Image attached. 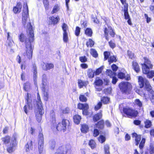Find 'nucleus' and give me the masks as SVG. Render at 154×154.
<instances>
[{"instance_id": "nucleus-1", "label": "nucleus", "mask_w": 154, "mask_h": 154, "mask_svg": "<svg viewBox=\"0 0 154 154\" xmlns=\"http://www.w3.org/2000/svg\"><path fill=\"white\" fill-rule=\"evenodd\" d=\"M27 27L28 29L27 32L28 39H26L23 33H21L19 36V39L21 42L25 41L26 50V53H24L23 55L25 57L26 56L28 59H30L32 57L33 48L31 45V42L34 40V36L32 27L30 23L27 24Z\"/></svg>"}, {"instance_id": "nucleus-2", "label": "nucleus", "mask_w": 154, "mask_h": 154, "mask_svg": "<svg viewBox=\"0 0 154 154\" xmlns=\"http://www.w3.org/2000/svg\"><path fill=\"white\" fill-rule=\"evenodd\" d=\"M138 83L140 88L144 87L148 92V94L152 103L154 104V91L151 89V87L147 80L141 76L138 78Z\"/></svg>"}, {"instance_id": "nucleus-3", "label": "nucleus", "mask_w": 154, "mask_h": 154, "mask_svg": "<svg viewBox=\"0 0 154 154\" xmlns=\"http://www.w3.org/2000/svg\"><path fill=\"white\" fill-rule=\"evenodd\" d=\"M144 63L142 64L143 72L146 75L147 78H152L154 76V71H150V69H152L153 65L147 58L144 57Z\"/></svg>"}, {"instance_id": "nucleus-4", "label": "nucleus", "mask_w": 154, "mask_h": 154, "mask_svg": "<svg viewBox=\"0 0 154 154\" xmlns=\"http://www.w3.org/2000/svg\"><path fill=\"white\" fill-rule=\"evenodd\" d=\"M17 135L16 134L13 135L11 142V137L9 136H6L2 138V140L4 144L7 145V151L9 153L13 152V147L15 145L16 141Z\"/></svg>"}, {"instance_id": "nucleus-5", "label": "nucleus", "mask_w": 154, "mask_h": 154, "mask_svg": "<svg viewBox=\"0 0 154 154\" xmlns=\"http://www.w3.org/2000/svg\"><path fill=\"white\" fill-rule=\"evenodd\" d=\"M36 105L38 111L35 114V117L37 121L40 122L42 119V116L44 113L43 105L39 93H37V100L36 101Z\"/></svg>"}, {"instance_id": "nucleus-6", "label": "nucleus", "mask_w": 154, "mask_h": 154, "mask_svg": "<svg viewBox=\"0 0 154 154\" xmlns=\"http://www.w3.org/2000/svg\"><path fill=\"white\" fill-rule=\"evenodd\" d=\"M123 112L126 114L129 118L135 117L137 116L138 112L131 108L126 106L123 107L122 109Z\"/></svg>"}, {"instance_id": "nucleus-7", "label": "nucleus", "mask_w": 154, "mask_h": 154, "mask_svg": "<svg viewBox=\"0 0 154 154\" xmlns=\"http://www.w3.org/2000/svg\"><path fill=\"white\" fill-rule=\"evenodd\" d=\"M26 104L24 107V111L26 114H27L29 110L32 108V101L31 98V94L27 93L25 97Z\"/></svg>"}, {"instance_id": "nucleus-8", "label": "nucleus", "mask_w": 154, "mask_h": 154, "mask_svg": "<svg viewBox=\"0 0 154 154\" xmlns=\"http://www.w3.org/2000/svg\"><path fill=\"white\" fill-rule=\"evenodd\" d=\"M69 124V121L67 119H63L61 123H59L56 126V128L58 131H63L65 132Z\"/></svg>"}, {"instance_id": "nucleus-9", "label": "nucleus", "mask_w": 154, "mask_h": 154, "mask_svg": "<svg viewBox=\"0 0 154 154\" xmlns=\"http://www.w3.org/2000/svg\"><path fill=\"white\" fill-rule=\"evenodd\" d=\"M44 137L43 133L40 132L38 136V148L39 154H42L43 151Z\"/></svg>"}, {"instance_id": "nucleus-10", "label": "nucleus", "mask_w": 154, "mask_h": 154, "mask_svg": "<svg viewBox=\"0 0 154 154\" xmlns=\"http://www.w3.org/2000/svg\"><path fill=\"white\" fill-rule=\"evenodd\" d=\"M22 13V22L23 23L24 26L26 23L28 16V9L27 4L26 3H24L23 6V9Z\"/></svg>"}, {"instance_id": "nucleus-11", "label": "nucleus", "mask_w": 154, "mask_h": 154, "mask_svg": "<svg viewBox=\"0 0 154 154\" xmlns=\"http://www.w3.org/2000/svg\"><path fill=\"white\" fill-rule=\"evenodd\" d=\"M104 32L105 38L107 41H108L109 40L108 37V33L112 37H114L115 36V32L113 31L111 26H108L107 25V27L105 26L104 30Z\"/></svg>"}, {"instance_id": "nucleus-12", "label": "nucleus", "mask_w": 154, "mask_h": 154, "mask_svg": "<svg viewBox=\"0 0 154 154\" xmlns=\"http://www.w3.org/2000/svg\"><path fill=\"white\" fill-rule=\"evenodd\" d=\"M129 83L128 82H122L119 85V87L122 92L126 93L128 88Z\"/></svg>"}, {"instance_id": "nucleus-13", "label": "nucleus", "mask_w": 154, "mask_h": 154, "mask_svg": "<svg viewBox=\"0 0 154 154\" xmlns=\"http://www.w3.org/2000/svg\"><path fill=\"white\" fill-rule=\"evenodd\" d=\"M69 150L68 149H67L66 147L63 146L60 147L57 150V152L54 154H61L66 153Z\"/></svg>"}, {"instance_id": "nucleus-14", "label": "nucleus", "mask_w": 154, "mask_h": 154, "mask_svg": "<svg viewBox=\"0 0 154 154\" xmlns=\"http://www.w3.org/2000/svg\"><path fill=\"white\" fill-rule=\"evenodd\" d=\"M41 64L43 69L45 71L50 70L54 67V65L52 63H49L43 62Z\"/></svg>"}, {"instance_id": "nucleus-15", "label": "nucleus", "mask_w": 154, "mask_h": 154, "mask_svg": "<svg viewBox=\"0 0 154 154\" xmlns=\"http://www.w3.org/2000/svg\"><path fill=\"white\" fill-rule=\"evenodd\" d=\"M22 7L21 3L20 2H18L17 5L13 8V12L15 14L19 13L21 11Z\"/></svg>"}, {"instance_id": "nucleus-16", "label": "nucleus", "mask_w": 154, "mask_h": 154, "mask_svg": "<svg viewBox=\"0 0 154 154\" xmlns=\"http://www.w3.org/2000/svg\"><path fill=\"white\" fill-rule=\"evenodd\" d=\"M50 119L51 123L54 125L55 124H56L55 114L53 110L50 112Z\"/></svg>"}, {"instance_id": "nucleus-17", "label": "nucleus", "mask_w": 154, "mask_h": 154, "mask_svg": "<svg viewBox=\"0 0 154 154\" xmlns=\"http://www.w3.org/2000/svg\"><path fill=\"white\" fill-rule=\"evenodd\" d=\"M132 137H133L135 138L136 145L137 146L141 140V135H138L136 133H133L132 134Z\"/></svg>"}, {"instance_id": "nucleus-18", "label": "nucleus", "mask_w": 154, "mask_h": 154, "mask_svg": "<svg viewBox=\"0 0 154 154\" xmlns=\"http://www.w3.org/2000/svg\"><path fill=\"white\" fill-rule=\"evenodd\" d=\"M42 88H46L47 86H48L47 85V79L46 75L45 74H44L42 76Z\"/></svg>"}, {"instance_id": "nucleus-19", "label": "nucleus", "mask_w": 154, "mask_h": 154, "mask_svg": "<svg viewBox=\"0 0 154 154\" xmlns=\"http://www.w3.org/2000/svg\"><path fill=\"white\" fill-rule=\"evenodd\" d=\"M42 90L43 92L44 99L45 100H47L48 98V86H47L46 88H42Z\"/></svg>"}, {"instance_id": "nucleus-20", "label": "nucleus", "mask_w": 154, "mask_h": 154, "mask_svg": "<svg viewBox=\"0 0 154 154\" xmlns=\"http://www.w3.org/2000/svg\"><path fill=\"white\" fill-rule=\"evenodd\" d=\"M26 150V152H29L30 150H32L33 149L32 142V141L27 142L25 146Z\"/></svg>"}, {"instance_id": "nucleus-21", "label": "nucleus", "mask_w": 154, "mask_h": 154, "mask_svg": "<svg viewBox=\"0 0 154 154\" xmlns=\"http://www.w3.org/2000/svg\"><path fill=\"white\" fill-rule=\"evenodd\" d=\"M102 111L94 115L93 117V120L94 122H97L102 117Z\"/></svg>"}, {"instance_id": "nucleus-22", "label": "nucleus", "mask_w": 154, "mask_h": 154, "mask_svg": "<svg viewBox=\"0 0 154 154\" xmlns=\"http://www.w3.org/2000/svg\"><path fill=\"white\" fill-rule=\"evenodd\" d=\"M81 130L82 132L85 133L88 131L89 128L87 125L83 124L82 125Z\"/></svg>"}, {"instance_id": "nucleus-23", "label": "nucleus", "mask_w": 154, "mask_h": 154, "mask_svg": "<svg viewBox=\"0 0 154 154\" xmlns=\"http://www.w3.org/2000/svg\"><path fill=\"white\" fill-rule=\"evenodd\" d=\"M78 108L79 109L83 110L84 109H88V105L86 103L82 104L79 103L78 105Z\"/></svg>"}, {"instance_id": "nucleus-24", "label": "nucleus", "mask_w": 154, "mask_h": 154, "mask_svg": "<svg viewBox=\"0 0 154 154\" xmlns=\"http://www.w3.org/2000/svg\"><path fill=\"white\" fill-rule=\"evenodd\" d=\"M81 119V116L79 115H76L74 116L73 120L75 123L79 124Z\"/></svg>"}, {"instance_id": "nucleus-25", "label": "nucleus", "mask_w": 154, "mask_h": 154, "mask_svg": "<svg viewBox=\"0 0 154 154\" xmlns=\"http://www.w3.org/2000/svg\"><path fill=\"white\" fill-rule=\"evenodd\" d=\"M78 85L80 88L83 87H85L87 85V82H84L81 80H79L78 82Z\"/></svg>"}, {"instance_id": "nucleus-26", "label": "nucleus", "mask_w": 154, "mask_h": 154, "mask_svg": "<svg viewBox=\"0 0 154 154\" xmlns=\"http://www.w3.org/2000/svg\"><path fill=\"white\" fill-rule=\"evenodd\" d=\"M133 67L134 70L137 72L140 71V68L138 63L134 61L132 63Z\"/></svg>"}, {"instance_id": "nucleus-27", "label": "nucleus", "mask_w": 154, "mask_h": 154, "mask_svg": "<svg viewBox=\"0 0 154 154\" xmlns=\"http://www.w3.org/2000/svg\"><path fill=\"white\" fill-rule=\"evenodd\" d=\"M96 128L102 129L104 128V122L103 120H101L98 122L96 125Z\"/></svg>"}, {"instance_id": "nucleus-28", "label": "nucleus", "mask_w": 154, "mask_h": 154, "mask_svg": "<svg viewBox=\"0 0 154 154\" xmlns=\"http://www.w3.org/2000/svg\"><path fill=\"white\" fill-rule=\"evenodd\" d=\"M106 74L110 77L116 75V73L115 72H113L111 70L109 69L107 70Z\"/></svg>"}, {"instance_id": "nucleus-29", "label": "nucleus", "mask_w": 154, "mask_h": 154, "mask_svg": "<svg viewBox=\"0 0 154 154\" xmlns=\"http://www.w3.org/2000/svg\"><path fill=\"white\" fill-rule=\"evenodd\" d=\"M49 19L51 20L54 24H57L60 20L59 18L58 17H55L53 16L50 17Z\"/></svg>"}, {"instance_id": "nucleus-30", "label": "nucleus", "mask_w": 154, "mask_h": 154, "mask_svg": "<svg viewBox=\"0 0 154 154\" xmlns=\"http://www.w3.org/2000/svg\"><path fill=\"white\" fill-rule=\"evenodd\" d=\"M94 71L91 69H89L88 71V75L89 78H93L94 75Z\"/></svg>"}, {"instance_id": "nucleus-31", "label": "nucleus", "mask_w": 154, "mask_h": 154, "mask_svg": "<svg viewBox=\"0 0 154 154\" xmlns=\"http://www.w3.org/2000/svg\"><path fill=\"white\" fill-rule=\"evenodd\" d=\"M85 34L88 36L91 37L92 35V31L91 29L87 28L85 31Z\"/></svg>"}, {"instance_id": "nucleus-32", "label": "nucleus", "mask_w": 154, "mask_h": 154, "mask_svg": "<svg viewBox=\"0 0 154 154\" xmlns=\"http://www.w3.org/2000/svg\"><path fill=\"white\" fill-rule=\"evenodd\" d=\"M90 53L94 57H97L98 54L97 51L94 49L91 48L90 50Z\"/></svg>"}, {"instance_id": "nucleus-33", "label": "nucleus", "mask_w": 154, "mask_h": 154, "mask_svg": "<svg viewBox=\"0 0 154 154\" xmlns=\"http://www.w3.org/2000/svg\"><path fill=\"white\" fill-rule=\"evenodd\" d=\"M94 83L95 85L97 86H100L102 85L103 82L102 80L98 78L96 79Z\"/></svg>"}, {"instance_id": "nucleus-34", "label": "nucleus", "mask_w": 154, "mask_h": 154, "mask_svg": "<svg viewBox=\"0 0 154 154\" xmlns=\"http://www.w3.org/2000/svg\"><path fill=\"white\" fill-rule=\"evenodd\" d=\"M117 61L116 57L115 56H110L108 59V62L109 63L116 62Z\"/></svg>"}, {"instance_id": "nucleus-35", "label": "nucleus", "mask_w": 154, "mask_h": 154, "mask_svg": "<svg viewBox=\"0 0 154 154\" xmlns=\"http://www.w3.org/2000/svg\"><path fill=\"white\" fill-rule=\"evenodd\" d=\"M59 5L57 4L55 5L53 7V10L51 12V13L52 14H54V13H56L59 11Z\"/></svg>"}, {"instance_id": "nucleus-36", "label": "nucleus", "mask_w": 154, "mask_h": 154, "mask_svg": "<svg viewBox=\"0 0 154 154\" xmlns=\"http://www.w3.org/2000/svg\"><path fill=\"white\" fill-rule=\"evenodd\" d=\"M110 99L107 97H103L101 100L104 104H107L109 101Z\"/></svg>"}, {"instance_id": "nucleus-37", "label": "nucleus", "mask_w": 154, "mask_h": 154, "mask_svg": "<svg viewBox=\"0 0 154 154\" xmlns=\"http://www.w3.org/2000/svg\"><path fill=\"white\" fill-rule=\"evenodd\" d=\"M104 68V66H102L99 68L97 69L96 71H94L95 75H98L101 72L102 70Z\"/></svg>"}, {"instance_id": "nucleus-38", "label": "nucleus", "mask_w": 154, "mask_h": 154, "mask_svg": "<svg viewBox=\"0 0 154 154\" xmlns=\"http://www.w3.org/2000/svg\"><path fill=\"white\" fill-rule=\"evenodd\" d=\"M94 45V42L91 39H89L87 42L86 45L88 47H92Z\"/></svg>"}, {"instance_id": "nucleus-39", "label": "nucleus", "mask_w": 154, "mask_h": 154, "mask_svg": "<svg viewBox=\"0 0 154 154\" xmlns=\"http://www.w3.org/2000/svg\"><path fill=\"white\" fill-rule=\"evenodd\" d=\"M88 144L92 149L94 148L96 146L95 143L93 140H90Z\"/></svg>"}, {"instance_id": "nucleus-40", "label": "nucleus", "mask_w": 154, "mask_h": 154, "mask_svg": "<svg viewBox=\"0 0 154 154\" xmlns=\"http://www.w3.org/2000/svg\"><path fill=\"white\" fill-rule=\"evenodd\" d=\"M145 124V127L146 128H150L152 125V122L149 120H147L144 122Z\"/></svg>"}, {"instance_id": "nucleus-41", "label": "nucleus", "mask_w": 154, "mask_h": 154, "mask_svg": "<svg viewBox=\"0 0 154 154\" xmlns=\"http://www.w3.org/2000/svg\"><path fill=\"white\" fill-rule=\"evenodd\" d=\"M134 105H137L140 108L142 106V103L139 99H136L134 101Z\"/></svg>"}, {"instance_id": "nucleus-42", "label": "nucleus", "mask_w": 154, "mask_h": 154, "mask_svg": "<svg viewBox=\"0 0 154 154\" xmlns=\"http://www.w3.org/2000/svg\"><path fill=\"white\" fill-rule=\"evenodd\" d=\"M145 138H142L139 146V147L140 149H142L143 148L145 142Z\"/></svg>"}, {"instance_id": "nucleus-43", "label": "nucleus", "mask_w": 154, "mask_h": 154, "mask_svg": "<svg viewBox=\"0 0 154 154\" xmlns=\"http://www.w3.org/2000/svg\"><path fill=\"white\" fill-rule=\"evenodd\" d=\"M105 154H110L109 147L108 145H105L104 146Z\"/></svg>"}, {"instance_id": "nucleus-44", "label": "nucleus", "mask_w": 154, "mask_h": 154, "mask_svg": "<svg viewBox=\"0 0 154 154\" xmlns=\"http://www.w3.org/2000/svg\"><path fill=\"white\" fill-rule=\"evenodd\" d=\"M110 54L109 52L108 51H105L104 52V60H107L109 58V56H110Z\"/></svg>"}, {"instance_id": "nucleus-45", "label": "nucleus", "mask_w": 154, "mask_h": 154, "mask_svg": "<svg viewBox=\"0 0 154 154\" xmlns=\"http://www.w3.org/2000/svg\"><path fill=\"white\" fill-rule=\"evenodd\" d=\"M50 148L51 149H54L55 147V142L54 140H51L49 142Z\"/></svg>"}, {"instance_id": "nucleus-46", "label": "nucleus", "mask_w": 154, "mask_h": 154, "mask_svg": "<svg viewBox=\"0 0 154 154\" xmlns=\"http://www.w3.org/2000/svg\"><path fill=\"white\" fill-rule=\"evenodd\" d=\"M98 140L100 142L103 143L105 141L106 137L105 136L101 135L98 138Z\"/></svg>"}, {"instance_id": "nucleus-47", "label": "nucleus", "mask_w": 154, "mask_h": 154, "mask_svg": "<svg viewBox=\"0 0 154 154\" xmlns=\"http://www.w3.org/2000/svg\"><path fill=\"white\" fill-rule=\"evenodd\" d=\"M63 41L65 42H67L68 40V33H63Z\"/></svg>"}, {"instance_id": "nucleus-48", "label": "nucleus", "mask_w": 154, "mask_h": 154, "mask_svg": "<svg viewBox=\"0 0 154 154\" xmlns=\"http://www.w3.org/2000/svg\"><path fill=\"white\" fill-rule=\"evenodd\" d=\"M102 106V103L101 102H99L95 106L94 109L96 111H97L100 109Z\"/></svg>"}, {"instance_id": "nucleus-49", "label": "nucleus", "mask_w": 154, "mask_h": 154, "mask_svg": "<svg viewBox=\"0 0 154 154\" xmlns=\"http://www.w3.org/2000/svg\"><path fill=\"white\" fill-rule=\"evenodd\" d=\"M62 28L63 30V33H67V30L68 26L65 23H64L62 26Z\"/></svg>"}, {"instance_id": "nucleus-50", "label": "nucleus", "mask_w": 154, "mask_h": 154, "mask_svg": "<svg viewBox=\"0 0 154 154\" xmlns=\"http://www.w3.org/2000/svg\"><path fill=\"white\" fill-rule=\"evenodd\" d=\"M79 99L82 102H86L87 100L86 97L84 95H80Z\"/></svg>"}, {"instance_id": "nucleus-51", "label": "nucleus", "mask_w": 154, "mask_h": 154, "mask_svg": "<svg viewBox=\"0 0 154 154\" xmlns=\"http://www.w3.org/2000/svg\"><path fill=\"white\" fill-rule=\"evenodd\" d=\"M79 59L81 62L82 63H85L87 60V59L85 56L80 57Z\"/></svg>"}, {"instance_id": "nucleus-52", "label": "nucleus", "mask_w": 154, "mask_h": 154, "mask_svg": "<svg viewBox=\"0 0 154 154\" xmlns=\"http://www.w3.org/2000/svg\"><path fill=\"white\" fill-rule=\"evenodd\" d=\"M80 28L78 26H77L76 27V29L75 31V34L76 36H78L80 33Z\"/></svg>"}, {"instance_id": "nucleus-53", "label": "nucleus", "mask_w": 154, "mask_h": 154, "mask_svg": "<svg viewBox=\"0 0 154 154\" xmlns=\"http://www.w3.org/2000/svg\"><path fill=\"white\" fill-rule=\"evenodd\" d=\"M43 3L44 6L46 10H47L48 8L49 2L48 0H43Z\"/></svg>"}, {"instance_id": "nucleus-54", "label": "nucleus", "mask_w": 154, "mask_h": 154, "mask_svg": "<svg viewBox=\"0 0 154 154\" xmlns=\"http://www.w3.org/2000/svg\"><path fill=\"white\" fill-rule=\"evenodd\" d=\"M118 78L120 79H122L125 78V75L124 73L122 72H120L118 74Z\"/></svg>"}, {"instance_id": "nucleus-55", "label": "nucleus", "mask_w": 154, "mask_h": 154, "mask_svg": "<svg viewBox=\"0 0 154 154\" xmlns=\"http://www.w3.org/2000/svg\"><path fill=\"white\" fill-rule=\"evenodd\" d=\"M109 45L110 47L112 49H113L116 46V45L115 43L112 41L109 42Z\"/></svg>"}, {"instance_id": "nucleus-56", "label": "nucleus", "mask_w": 154, "mask_h": 154, "mask_svg": "<svg viewBox=\"0 0 154 154\" xmlns=\"http://www.w3.org/2000/svg\"><path fill=\"white\" fill-rule=\"evenodd\" d=\"M127 53L128 56L130 58L132 59L134 57V53H132L129 50L128 51Z\"/></svg>"}, {"instance_id": "nucleus-57", "label": "nucleus", "mask_w": 154, "mask_h": 154, "mask_svg": "<svg viewBox=\"0 0 154 154\" xmlns=\"http://www.w3.org/2000/svg\"><path fill=\"white\" fill-rule=\"evenodd\" d=\"M37 74H33V80L34 84L35 85H37Z\"/></svg>"}, {"instance_id": "nucleus-58", "label": "nucleus", "mask_w": 154, "mask_h": 154, "mask_svg": "<svg viewBox=\"0 0 154 154\" xmlns=\"http://www.w3.org/2000/svg\"><path fill=\"white\" fill-rule=\"evenodd\" d=\"M32 69L33 74H37V67L35 64L32 65Z\"/></svg>"}, {"instance_id": "nucleus-59", "label": "nucleus", "mask_w": 154, "mask_h": 154, "mask_svg": "<svg viewBox=\"0 0 154 154\" xmlns=\"http://www.w3.org/2000/svg\"><path fill=\"white\" fill-rule=\"evenodd\" d=\"M99 131L97 129H94V131L93 135L95 137L97 136L99 134Z\"/></svg>"}, {"instance_id": "nucleus-60", "label": "nucleus", "mask_w": 154, "mask_h": 154, "mask_svg": "<svg viewBox=\"0 0 154 154\" xmlns=\"http://www.w3.org/2000/svg\"><path fill=\"white\" fill-rule=\"evenodd\" d=\"M23 88L25 91H28V89L29 88V83H25Z\"/></svg>"}, {"instance_id": "nucleus-61", "label": "nucleus", "mask_w": 154, "mask_h": 154, "mask_svg": "<svg viewBox=\"0 0 154 154\" xmlns=\"http://www.w3.org/2000/svg\"><path fill=\"white\" fill-rule=\"evenodd\" d=\"M70 112L69 108L67 107L63 109V114L68 113Z\"/></svg>"}, {"instance_id": "nucleus-62", "label": "nucleus", "mask_w": 154, "mask_h": 154, "mask_svg": "<svg viewBox=\"0 0 154 154\" xmlns=\"http://www.w3.org/2000/svg\"><path fill=\"white\" fill-rule=\"evenodd\" d=\"M112 68L113 71L114 72H116L117 71L118 69V67L115 64H113L111 66Z\"/></svg>"}, {"instance_id": "nucleus-63", "label": "nucleus", "mask_w": 154, "mask_h": 154, "mask_svg": "<svg viewBox=\"0 0 154 154\" xmlns=\"http://www.w3.org/2000/svg\"><path fill=\"white\" fill-rule=\"evenodd\" d=\"M145 18L146 19V22L147 23H149L151 20V19L150 17H149L147 14H144Z\"/></svg>"}, {"instance_id": "nucleus-64", "label": "nucleus", "mask_w": 154, "mask_h": 154, "mask_svg": "<svg viewBox=\"0 0 154 154\" xmlns=\"http://www.w3.org/2000/svg\"><path fill=\"white\" fill-rule=\"evenodd\" d=\"M112 77V83L113 84H116L118 80V79L116 77H115V76H113Z\"/></svg>"}]
</instances>
